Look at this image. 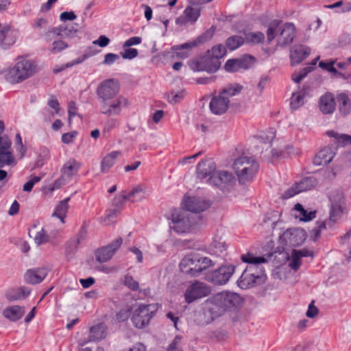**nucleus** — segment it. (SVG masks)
Segmentation results:
<instances>
[{
	"mask_svg": "<svg viewBox=\"0 0 351 351\" xmlns=\"http://www.w3.org/2000/svg\"><path fill=\"white\" fill-rule=\"evenodd\" d=\"M215 296L225 313L238 309L243 302V298L234 292L222 291L215 294Z\"/></svg>",
	"mask_w": 351,
	"mask_h": 351,
	"instance_id": "f8f14e48",
	"label": "nucleus"
},
{
	"mask_svg": "<svg viewBox=\"0 0 351 351\" xmlns=\"http://www.w3.org/2000/svg\"><path fill=\"white\" fill-rule=\"evenodd\" d=\"M81 165L76 160L72 159L67 161L62 167L61 171L67 177L75 174L80 169Z\"/></svg>",
	"mask_w": 351,
	"mask_h": 351,
	"instance_id": "58836bf2",
	"label": "nucleus"
},
{
	"mask_svg": "<svg viewBox=\"0 0 351 351\" xmlns=\"http://www.w3.org/2000/svg\"><path fill=\"white\" fill-rule=\"evenodd\" d=\"M294 209L300 213V219L302 221H309L315 217V210L308 211L304 209L303 206L300 203H297L294 206Z\"/></svg>",
	"mask_w": 351,
	"mask_h": 351,
	"instance_id": "79ce46f5",
	"label": "nucleus"
},
{
	"mask_svg": "<svg viewBox=\"0 0 351 351\" xmlns=\"http://www.w3.org/2000/svg\"><path fill=\"white\" fill-rule=\"evenodd\" d=\"M304 93L297 92L292 94L290 106L293 110L298 109L304 104Z\"/></svg>",
	"mask_w": 351,
	"mask_h": 351,
	"instance_id": "a18cd8bd",
	"label": "nucleus"
},
{
	"mask_svg": "<svg viewBox=\"0 0 351 351\" xmlns=\"http://www.w3.org/2000/svg\"><path fill=\"white\" fill-rule=\"evenodd\" d=\"M123 243L121 237H118L108 245L99 248L95 253L96 259L99 263L109 261Z\"/></svg>",
	"mask_w": 351,
	"mask_h": 351,
	"instance_id": "dca6fc26",
	"label": "nucleus"
},
{
	"mask_svg": "<svg viewBox=\"0 0 351 351\" xmlns=\"http://www.w3.org/2000/svg\"><path fill=\"white\" fill-rule=\"evenodd\" d=\"M245 39L247 43H261L265 40V35L261 32H250L245 34Z\"/></svg>",
	"mask_w": 351,
	"mask_h": 351,
	"instance_id": "09e8293b",
	"label": "nucleus"
},
{
	"mask_svg": "<svg viewBox=\"0 0 351 351\" xmlns=\"http://www.w3.org/2000/svg\"><path fill=\"white\" fill-rule=\"evenodd\" d=\"M306 236V231L300 228L287 230L283 234L286 243L293 247L302 245Z\"/></svg>",
	"mask_w": 351,
	"mask_h": 351,
	"instance_id": "aec40b11",
	"label": "nucleus"
},
{
	"mask_svg": "<svg viewBox=\"0 0 351 351\" xmlns=\"http://www.w3.org/2000/svg\"><path fill=\"white\" fill-rule=\"evenodd\" d=\"M130 315V312L127 309L120 310L116 315V319L119 322L127 320Z\"/></svg>",
	"mask_w": 351,
	"mask_h": 351,
	"instance_id": "0e129e2a",
	"label": "nucleus"
},
{
	"mask_svg": "<svg viewBox=\"0 0 351 351\" xmlns=\"http://www.w3.org/2000/svg\"><path fill=\"white\" fill-rule=\"evenodd\" d=\"M272 257H274V261L279 264L285 263L289 259V254L283 250L280 251V250L269 253L267 258L264 256H255L252 254L247 253L241 255V258L243 262L249 264L244 270L245 272L249 274H251L252 276H260L266 275L265 269L261 264L266 263L269 260H271Z\"/></svg>",
	"mask_w": 351,
	"mask_h": 351,
	"instance_id": "f03ea898",
	"label": "nucleus"
},
{
	"mask_svg": "<svg viewBox=\"0 0 351 351\" xmlns=\"http://www.w3.org/2000/svg\"><path fill=\"white\" fill-rule=\"evenodd\" d=\"M336 106H337L339 113L342 117H347L351 113V99L345 93L337 94Z\"/></svg>",
	"mask_w": 351,
	"mask_h": 351,
	"instance_id": "cd10ccee",
	"label": "nucleus"
},
{
	"mask_svg": "<svg viewBox=\"0 0 351 351\" xmlns=\"http://www.w3.org/2000/svg\"><path fill=\"white\" fill-rule=\"evenodd\" d=\"M144 189L141 185H138L134 187L129 193L121 195L114 198V204L117 207H119L123 205L126 201H130L132 202H135V197L136 195L143 192Z\"/></svg>",
	"mask_w": 351,
	"mask_h": 351,
	"instance_id": "473e14b6",
	"label": "nucleus"
},
{
	"mask_svg": "<svg viewBox=\"0 0 351 351\" xmlns=\"http://www.w3.org/2000/svg\"><path fill=\"white\" fill-rule=\"evenodd\" d=\"M68 47L69 44L66 41L62 40H56L53 42L52 47L50 49V51L52 53H58Z\"/></svg>",
	"mask_w": 351,
	"mask_h": 351,
	"instance_id": "603ef678",
	"label": "nucleus"
},
{
	"mask_svg": "<svg viewBox=\"0 0 351 351\" xmlns=\"http://www.w3.org/2000/svg\"><path fill=\"white\" fill-rule=\"evenodd\" d=\"M210 293V289L203 282L195 281L190 285L184 293L185 302L188 304L206 297Z\"/></svg>",
	"mask_w": 351,
	"mask_h": 351,
	"instance_id": "4468645a",
	"label": "nucleus"
},
{
	"mask_svg": "<svg viewBox=\"0 0 351 351\" xmlns=\"http://www.w3.org/2000/svg\"><path fill=\"white\" fill-rule=\"evenodd\" d=\"M202 310L206 324L211 323L225 313L215 295L210 297L203 303Z\"/></svg>",
	"mask_w": 351,
	"mask_h": 351,
	"instance_id": "9b49d317",
	"label": "nucleus"
},
{
	"mask_svg": "<svg viewBox=\"0 0 351 351\" xmlns=\"http://www.w3.org/2000/svg\"><path fill=\"white\" fill-rule=\"evenodd\" d=\"M331 203L329 219L327 220L328 226L332 228L334 223L341 217L346 209L345 197L341 192H337L330 197Z\"/></svg>",
	"mask_w": 351,
	"mask_h": 351,
	"instance_id": "9d476101",
	"label": "nucleus"
},
{
	"mask_svg": "<svg viewBox=\"0 0 351 351\" xmlns=\"http://www.w3.org/2000/svg\"><path fill=\"white\" fill-rule=\"evenodd\" d=\"M215 29L216 28L215 27L212 26L209 29H207L205 32L197 37L195 40L177 46V48L179 49H191L200 44L204 43L212 38L215 34Z\"/></svg>",
	"mask_w": 351,
	"mask_h": 351,
	"instance_id": "bb28decb",
	"label": "nucleus"
},
{
	"mask_svg": "<svg viewBox=\"0 0 351 351\" xmlns=\"http://www.w3.org/2000/svg\"><path fill=\"white\" fill-rule=\"evenodd\" d=\"M328 226L327 220L318 221L317 222V226L311 231V237L313 241H316L320 237L321 231L324 229H326Z\"/></svg>",
	"mask_w": 351,
	"mask_h": 351,
	"instance_id": "de8ad7c7",
	"label": "nucleus"
},
{
	"mask_svg": "<svg viewBox=\"0 0 351 351\" xmlns=\"http://www.w3.org/2000/svg\"><path fill=\"white\" fill-rule=\"evenodd\" d=\"M10 146L11 141L8 136H0V153L3 152V157L5 158V164L8 165L14 162V158L11 152L7 151Z\"/></svg>",
	"mask_w": 351,
	"mask_h": 351,
	"instance_id": "c9c22d12",
	"label": "nucleus"
},
{
	"mask_svg": "<svg viewBox=\"0 0 351 351\" xmlns=\"http://www.w3.org/2000/svg\"><path fill=\"white\" fill-rule=\"evenodd\" d=\"M200 9L193 8L191 6H187L184 11V14L189 22L195 23L200 16Z\"/></svg>",
	"mask_w": 351,
	"mask_h": 351,
	"instance_id": "49530a36",
	"label": "nucleus"
},
{
	"mask_svg": "<svg viewBox=\"0 0 351 351\" xmlns=\"http://www.w3.org/2000/svg\"><path fill=\"white\" fill-rule=\"evenodd\" d=\"M157 310V304L139 305L132 315L131 320L134 326L140 329L145 327L155 315Z\"/></svg>",
	"mask_w": 351,
	"mask_h": 351,
	"instance_id": "0eeeda50",
	"label": "nucleus"
},
{
	"mask_svg": "<svg viewBox=\"0 0 351 351\" xmlns=\"http://www.w3.org/2000/svg\"><path fill=\"white\" fill-rule=\"evenodd\" d=\"M182 206L186 211L200 213L208 208L210 206L209 201L198 197H184Z\"/></svg>",
	"mask_w": 351,
	"mask_h": 351,
	"instance_id": "a211bd4d",
	"label": "nucleus"
},
{
	"mask_svg": "<svg viewBox=\"0 0 351 351\" xmlns=\"http://www.w3.org/2000/svg\"><path fill=\"white\" fill-rule=\"evenodd\" d=\"M318 184L317 180L313 176L305 177L299 182L296 183V186L299 191L303 192L309 191L316 186Z\"/></svg>",
	"mask_w": 351,
	"mask_h": 351,
	"instance_id": "4c0bfd02",
	"label": "nucleus"
},
{
	"mask_svg": "<svg viewBox=\"0 0 351 351\" xmlns=\"http://www.w3.org/2000/svg\"><path fill=\"white\" fill-rule=\"evenodd\" d=\"M77 18V16L72 11L71 12H63L60 14V19L62 21H73Z\"/></svg>",
	"mask_w": 351,
	"mask_h": 351,
	"instance_id": "774afa93",
	"label": "nucleus"
},
{
	"mask_svg": "<svg viewBox=\"0 0 351 351\" xmlns=\"http://www.w3.org/2000/svg\"><path fill=\"white\" fill-rule=\"evenodd\" d=\"M123 49L124 51L121 52V56L123 59L132 60L136 58L138 54V50L136 49L130 47Z\"/></svg>",
	"mask_w": 351,
	"mask_h": 351,
	"instance_id": "6e6d98bb",
	"label": "nucleus"
},
{
	"mask_svg": "<svg viewBox=\"0 0 351 351\" xmlns=\"http://www.w3.org/2000/svg\"><path fill=\"white\" fill-rule=\"evenodd\" d=\"M70 198H66L65 199L61 201L56 206V210L52 215V216H56L58 218L60 219L63 222V219L66 217V214L69 209L68 202Z\"/></svg>",
	"mask_w": 351,
	"mask_h": 351,
	"instance_id": "c03bdc74",
	"label": "nucleus"
},
{
	"mask_svg": "<svg viewBox=\"0 0 351 351\" xmlns=\"http://www.w3.org/2000/svg\"><path fill=\"white\" fill-rule=\"evenodd\" d=\"M110 39L107 36L101 35L97 40H94L93 43L101 47H105L110 43Z\"/></svg>",
	"mask_w": 351,
	"mask_h": 351,
	"instance_id": "338daca9",
	"label": "nucleus"
},
{
	"mask_svg": "<svg viewBox=\"0 0 351 351\" xmlns=\"http://www.w3.org/2000/svg\"><path fill=\"white\" fill-rule=\"evenodd\" d=\"M93 54L90 53L86 52L82 56L78 57L77 58L73 60L71 62H69V63L66 64L65 66L66 67H71V66H73V65H75V64H80V63L83 62L85 60H86L87 58L90 57Z\"/></svg>",
	"mask_w": 351,
	"mask_h": 351,
	"instance_id": "bf43d9fd",
	"label": "nucleus"
},
{
	"mask_svg": "<svg viewBox=\"0 0 351 351\" xmlns=\"http://www.w3.org/2000/svg\"><path fill=\"white\" fill-rule=\"evenodd\" d=\"M230 100L227 97H224L219 92L218 95H215L212 97L209 108L212 113L221 115L226 112L228 109Z\"/></svg>",
	"mask_w": 351,
	"mask_h": 351,
	"instance_id": "4be33fe9",
	"label": "nucleus"
},
{
	"mask_svg": "<svg viewBox=\"0 0 351 351\" xmlns=\"http://www.w3.org/2000/svg\"><path fill=\"white\" fill-rule=\"evenodd\" d=\"M171 228L178 233L186 232L191 226L189 214L184 211L175 210L171 214Z\"/></svg>",
	"mask_w": 351,
	"mask_h": 351,
	"instance_id": "2eb2a0df",
	"label": "nucleus"
},
{
	"mask_svg": "<svg viewBox=\"0 0 351 351\" xmlns=\"http://www.w3.org/2000/svg\"><path fill=\"white\" fill-rule=\"evenodd\" d=\"M30 292L31 290L28 287H21L17 289H8L5 296L9 302H14L26 298Z\"/></svg>",
	"mask_w": 351,
	"mask_h": 351,
	"instance_id": "2f4dec72",
	"label": "nucleus"
},
{
	"mask_svg": "<svg viewBox=\"0 0 351 351\" xmlns=\"http://www.w3.org/2000/svg\"><path fill=\"white\" fill-rule=\"evenodd\" d=\"M311 53V48L303 45L293 46L290 50L291 65L295 66L302 62Z\"/></svg>",
	"mask_w": 351,
	"mask_h": 351,
	"instance_id": "393cba45",
	"label": "nucleus"
},
{
	"mask_svg": "<svg viewBox=\"0 0 351 351\" xmlns=\"http://www.w3.org/2000/svg\"><path fill=\"white\" fill-rule=\"evenodd\" d=\"M107 335L106 326L104 323L96 324L90 328L89 341H100Z\"/></svg>",
	"mask_w": 351,
	"mask_h": 351,
	"instance_id": "72a5a7b5",
	"label": "nucleus"
},
{
	"mask_svg": "<svg viewBox=\"0 0 351 351\" xmlns=\"http://www.w3.org/2000/svg\"><path fill=\"white\" fill-rule=\"evenodd\" d=\"M245 38L241 36L233 35L228 37L226 40V47L230 51L235 50L243 45Z\"/></svg>",
	"mask_w": 351,
	"mask_h": 351,
	"instance_id": "a19ab883",
	"label": "nucleus"
},
{
	"mask_svg": "<svg viewBox=\"0 0 351 351\" xmlns=\"http://www.w3.org/2000/svg\"><path fill=\"white\" fill-rule=\"evenodd\" d=\"M336 147L333 145L326 146L322 148L313 158V164L316 166L329 164L336 154Z\"/></svg>",
	"mask_w": 351,
	"mask_h": 351,
	"instance_id": "b1692460",
	"label": "nucleus"
},
{
	"mask_svg": "<svg viewBox=\"0 0 351 351\" xmlns=\"http://www.w3.org/2000/svg\"><path fill=\"white\" fill-rule=\"evenodd\" d=\"M318 308L314 305V301H312L308 305L306 315L309 318H314L318 313Z\"/></svg>",
	"mask_w": 351,
	"mask_h": 351,
	"instance_id": "69168bd1",
	"label": "nucleus"
},
{
	"mask_svg": "<svg viewBox=\"0 0 351 351\" xmlns=\"http://www.w3.org/2000/svg\"><path fill=\"white\" fill-rule=\"evenodd\" d=\"M25 313L24 306L14 305L6 307L3 311V315L10 321L15 322L21 319Z\"/></svg>",
	"mask_w": 351,
	"mask_h": 351,
	"instance_id": "7c9ffc66",
	"label": "nucleus"
},
{
	"mask_svg": "<svg viewBox=\"0 0 351 351\" xmlns=\"http://www.w3.org/2000/svg\"><path fill=\"white\" fill-rule=\"evenodd\" d=\"M256 59L252 55L245 54L240 58L229 59L224 65V69L230 73H234L241 69H248L256 62Z\"/></svg>",
	"mask_w": 351,
	"mask_h": 351,
	"instance_id": "ddd939ff",
	"label": "nucleus"
},
{
	"mask_svg": "<svg viewBox=\"0 0 351 351\" xmlns=\"http://www.w3.org/2000/svg\"><path fill=\"white\" fill-rule=\"evenodd\" d=\"M214 265L212 260L198 253H190L184 256L180 263V269L182 273H185L193 277H197L201 274Z\"/></svg>",
	"mask_w": 351,
	"mask_h": 351,
	"instance_id": "20e7f679",
	"label": "nucleus"
},
{
	"mask_svg": "<svg viewBox=\"0 0 351 351\" xmlns=\"http://www.w3.org/2000/svg\"><path fill=\"white\" fill-rule=\"evenodd\" d=\"M35 243L38 245L45 243L49 241V236L45 233L43 229L38 232L34 238Z\"/></svg>",
	"mask_w": 351,
	"mask_h": 351,
	"instance_id": "13d9d810",
	"label": "nucleus"
},
{
	"mask_svg": "<svg viewBox=\"0 0 351 351\" xmlns=\"http://www.w3.org/2000/svg\"><path fill=\"white\" fill-rule=\"evenodd\" d=\"M210 51V56L217 58V60H220L226 53V47L221 44L213 47Z\"/></svg>",
	"mask_w": 351,
	"mask_h": 351,
	"instance_id": "8fccbe9b",
	"label": "nucleus"
},
{
	"mask_svg": "<svg viewBox=\"0 0 351 351\" xmlns=\"http://www.w3.org/2000/svg\"><path fill=\"white\" fill-rule=\"evenodd\" d=\"M327 134L330 137H334L339 146L351 145V135L346 134H339L337 132L332 130L328 131Z\"/></svg>",
	"mask_w": 351,
	"mask_h": 351,
	"instance_id": "37998d69",
	"label": "nucleus"
},
{
	"mask_svg": "<svg viewBox=\"0 0 351 351\" xmlns=\"http://www.w3.org/2000/svg\"><path fill=\"white\" fill-rule=\"evenodd\" d=\"M123 284L130 289L132 291H137L139 289L138 282L134 279V278L129 275L126 274L123 279Z\"/></svg>",
	"mask_w": 351,
	"mask_h": 351,
	"instance_id": "3c124183",
	"label": "nucleus"
},
{
	"mask_svg": "<svg viewBox=\"0 0 351 351\" xmlns=\"http://www.w3.org/2000/svg\"><path fill=\"white\" fill-rule=\"evenodd\" d=\"M216 169L215 162L212 158L202 159L197 165L196 174L198 179L213 176Z\"/></svg>",
	"mask_w": 351,
	"mask_h": 351,
	"instance_id": "a878e982",
	"label": "nucleus"
},
{
	"mask_svg": "<svg viewBox=\"0 0 351 351\" xmlns=\"http://www.w3.org/2000/svg\"><path fill=\"white\" fill-rule=\"evenodd\" d=\"M235 180L234 176L232 173L226 171H220L217 175L213 174L208 178V182L222 191L228 190V186L232 184Z\"/></svg>",
	"mask_w": 351,
	"mask_h": 351,
	"instance_id": "f3484780",
	"label": "nucleus"
},
{
	"mask_svg": "<svg viewBox=\"0 0 351 351\" xmlns=\"http://www.w3.org/2000/svg\"><path fill=\"white\" fill-rule=\"evenodd\" d=\"M318 107L322 114L326 115L332 114L336 109L335 95L331 93L326 92L319 97Z\"/></svg>",
	"mask_w": 351,
	"mask_h": 351,
	"instance_id": "5701e85b",
	"label": "nucleus"
},
{
	"mask_svg": "<svg viewBox=\"0 0 351 351\" xmlns=\"http://www.w3.org/2000/svg\"><path fill=\"white\" fill-rule=\"evenodd\" d=\"M221 60H217L210 56V51L207 50L206 53L191 62L190 68L194 71H206L208 73L217 72L221 66Z\"/></svg>",
	"mask_w": 351,
	"mask_h": 351,
	"instance_id": "1a4fd4ad",
	"label": "nucleus"
},
{
	"mask_svg": "<svg viewBox=\"0 0 351 351\" xmlns=\"http://www.w3.org/2000/svg\"><path fill=\"white\" fill-rule=\"evenodd\" d=\"M77 132L76 131H73L71 132L64 133L62 135V141L65 144L71 143L73 141V139L76 137Z\"/></svg>",
	"mask_w": 351,
	"mask_h": 351,
	"instance_id": "680f3d73",
	"label": "nucleus"
},
{
	"mask_svg": "<svg viewBox=\"0 0 351 351\" xmlns=\"http://www.w3.org/2000/svg\"><path fill=\"white\" fill-rule=\"evenodd\" d=\"M310 71L309 67H305L300 72H294L291 75V79L294 82L300 84Z\"/></svg>",
	"mask_w": 351,
	"mask_h": 351,
	"instance_id": "864d4df0",
	"label": "nucleus"
},
{
	"mask_svg": "<svg viewBox=\"0 0 351 351\" xmlns=\"http://www.w3.org/2000/svg\"><path fill=\"white\" fill-rule=\"evenodd\" d=\"M243 88V86L239 84H230L220 90L219 93H221V95L227 97L228 99H229V97L239 94Z\"/></svg>",
	"mask_w": 351,
	"mask_h": 351,
	"instance_id": "ea45409f",
	"label": "nucleus"
},
{
	"mask_svg": "<svg viewBox=\"0 0 351 351\" xmlns=\"http://www.w3.org/2000/svg\"><path fill=\"white\" fill-rule=\"evenodd\" d=\"M86 230L84 226H82L78 233L73 238L69 239L65 244V256L68 261L73 258L76 252L77 251V245L84 240L86 237Z\"/></svg>",
	"mask_w": 351,
	"mask_h": 351,
	"instance_id": "6ab92c4d",
	"label": "nucleus"
},
{
	"mask_svg": "<svg viewBox=\"0 0 351 351\" xmlns=\"http://www.w3.org/2000/svg\"><path fill=\"white\" fill-rule=\"evenodd\" d=\"M37 65L34 60L19 57L14 66L5 73V79L11 84L22 82L36 72Z\"/></svg>",
	"mask_w": 351,
	"mask_h": 351,
	"instance_id": "39448f33",
	"label": "nucleus"
},
{
	"mask_svg": "<svg viewBox=\"0 0 351 351\" xmlns=\"http://www.w3.org/2000/svg\"><path fill=\"white\" fill-rule=\"evenodd\" d=\"M47 270L45 268L30 269L27 271L24 278L26 282L32 285L40 283L47 276Z\"/></svg>",
	"mask_w": 351,
	"mask_h": 351,
	"instance_id": "c85d7f7f",
	"label": "nucleus"
},
{
	"mask_svg": "<svg viewBox=\"0 0 351 351\" xmlns=\"http://www.w3.org/2000/svg\"><path fill=\"white\" fill-rule=\"evenodd\" d=\"M121 154L120 151H112L107 154L101 162V171L104 173L108 172Z\"/></svg>",
	"mask_w": 351,
	"mask_h": 351,
	"instance_id": "f704fd0d",
	"label": "nucleus"
},
{
	"mask_svg": "<svg viewBox=\"0 0 351 351\" xmlns=\"http://www.w3.org/2000/svg\"><path fill=\"white\" fill-rule=\"evenodd\" d=\"M185 97V93L184 91L178 92L176 93H171V95H169L168 98L171 103L176 104L180 101Z\"/></svg>",
	"mask_w": 351,
	"mask_h": 351,
	"instance_id": "052dcab7",
	"label": "nucleus"
},
{
	"mask_svg": "<svg viewBox=\"0 0 351 351\" xmlns=\"http://www.w3.org/2000/svg\"><path fill=\"white\" fill-rule=\"evenodd\" d=\"M235 271L232 264L221 265L217 269L206 274L205 280L214 285H224L230 279Z\"/></svg>",
	"mask_w": 351,
	"mask_h": 351,
	"instance_id": "6e6552de",
	"label": "nucleus"
},
{
	"mask_svg": "<svg viewBox=\"0 0 351 351\" xmlns=\"http://www.w3.org/2000/svg\"><path fill=\"white\" fill-rule=\"evenodd\" d=\"M119 91L117 82L113 79L105 80L97 88L101 104V113L108 116L118 115L128 106V99L123 96L115 97Z\"/></svg>",
	"mask_w": 351,
	"mask_h": 351,
	"instance_id": "f257e3e1",
	"label": "nucleus"
},
{
	"mask_svg": "<svg viewBox=\"0 0 351 351\" xmlns=\"http://www.w3.org/2000/svg\"><path fill=\"white\" fill-rule=\"evenodd\" d=\"M233 169L239 182L245 184L253 180L259 169V164L250 157L241 156L234 160Z\"/></svg>",
	"mask_w": 351,
	"mask_h": 351,
	"instance_id": "423d86ee",
	"label": "nucleus"
},
{
	"mask_svg": "<svg viewBox=\"0 0 351 351\" xmlns=\"http://www.w3.org/2000/svg\"><path fill=\"white\" fill-rule=\"evenodd\" d=\"M16 42V37L14 32L11 30L10 26L5 25L2 27L0 31V47L3 49H7L13 45Z\"/></svg>",
	"mask_w": 351,
	"mask_h": 351,
	"instance_id": "c756f323",
	"label": "nucleus"
},
{
	"mask_svg": "<svg viewBox=\"0 0 351 351\" xmlns=\"http://www.w3.org/2000/svg\"><path fill=\"white\" fill-rule=\"evenodd\" d=\"M300 258H301L299 256V255L293 250L292 252L291 260L289 265L294 271H297L299 269L302 264Z\"/></svg>",
	"mask_w": 351,
	"mask_h": 351,
	"instance_id": "5fc2aeb1",
	"label": "nucleus"
},
{
	"mask_svg": "<svg viewBox=\"0 0 351 351\" xmlns=\"http://www.w3.org/2000/svg\"><path fill=\"white\" fill-rule=\"evenodd\" d=\"M266 279L267 275L252 276V274H249L243 271L241 276L237 280V285L240 288L247 289L250 287L263 284Z\"/></svg>",
	"mask_w": 351,
	"mask_h": 351,
	"instance_id": "412c9836",
	"label": "nucleus"
},
{
	"mask_svg": "<svg viewBox=\"0 0 351 351\" xmlns=\"http://www.w3.org/2000/svg\"><path fill=\"white\" fill-rule=\"evenodd\" d=\"M51 32L56 36H61L62 38H75L77 37V30L74 29L73 27L62 26L53 28Z\"/></svg>",
	"mask_w": 351,
	"mask_h": 351,
	"instance_id": "e433bc0d",
	"label": "nucleus"
},
{
	"mask_svg": "<svg viewBox=\"0 0 351 351\" xmlns=\"http://www.w3.org/2000/svg\"><path fill=\"white\" fill-rule=\"evenodd\" d=\"M282 20L274 19L271 21L267 29V38L268 43L277 36V45L281 48L290 45L296 36V28L293 23H285L280 27Z\"/></svg>",
	"mask_w": 351,
	"mask_h": 351,
	"instance_id": "7ed1b4c3",
	"label": "nucleus"
},
{
	"mask_svg": "<svg viewBox=\"0 0 351 351\" xmlns=\"http://www.w3.org/2000/svg\"><path fill=\"white\" fill-rule=\"evenodd\" d=\"M119 59L120 57L118 54L108 53L105 55L104 60H103L101 64L104 65H112Z\"/></svg>",
	"mask_w": 351,
	"mask_h": 351,
	"instance_id": "4d7b16f0",
	"label": "nucleus"
},
{
	"mask_svg": "<svg viewBox=\"0 0 351 351\" xmlns=\"http://www.w3.org/2000/svg\"><path fill=\"white\" fill-rule=\"evenodd\" d=\"M142 42V38L138 36H133L128 38L123 45V48L130 47L133 45H139Z\"/></svg>",
	"mask_w": 351,
	"mask_h": 351,
	"instance_id": "e2e57ef3",
	"label": "nucleus"
}]
</instances>
